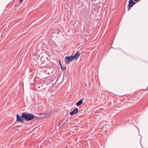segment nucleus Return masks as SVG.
<instances>
[{
    "instance_id": "nucleus-6",
    "label": "nucleus",
    "mask_w": 148,
    "mask_h": 148,
    "mask_svg": "<svg viewBox=\"0 0 148 148\" xmlns=\"http://www.w3.org/2000/svg\"><path fill=\"white\" fill-rule=\"evenodd\" d=\"M83 102V100L82 99H80L78 102L77 103L76 105L77 106H80L82 103Z\"/></svg>"
},
{
    "instance_id": "nucleus-2",
    "label": "nucleus",
    "mask_w": 148,
    "mask_h": 148,
    "mask_svg": "<svg viewBox=\"0 0 148 148\" xmlns=\"http://www.w3.org/2000/svg\"><path fill=\"white\" fill-rule=\"evenodd\" d=\"M22 117L24 120L27 121H28L33 119L34 117V116L30 113H23L22 114Z\"/></svg>"
},
{
    "instance_id": "nucleus-1",
    "label": "nucleus",
    "mask_w": 148,
    "mask_h": 148,
    "mask_svg": "<svg viewBox=\"0 0 148 148\" xmlns=\"http://www.w3.org/2000/svg\"><path fill=\"white\" fill-rule=\"evenodd\" d=\"M81 55L79 51L77 52L73 56H66L65 57V60L67 65L69 64L70 62H72L73 60H75L76 58L79 57Z\"/></svg>"
},
{
    "instance_id": "nucleus-7",
    "label": "nucleus",
    "mask_w": 148,
    "mask_h": 148,
    "mask_svg": "<svg viewBox=\"0 0 148 148\" xmlns=\"http://www.w3.org/2000/svg\"><path fill=\"white\" fill-rule=\"evenodd\" d=\"M59 64L62 70H65L66 69V67H63L60 62Z\"/></svg>"
},
{
    "instance_id": "nucleus-5",
    "label": "nucleus",
    "mask_w": 148,
    "mask_h": 148,
    "mask_svg": "<svg viewBox=\"0 0 148 148\" xmlns=\"http://www.w3.org/2000/svg\"><path fill=\"white\" fill-rule=\"evenodd\" d=\"M78 110V108L74 109L70 113V114L71 115H72L74 114H75L77 113Z\"/></svg>"
},
{
    "instance_id": "nucleus-3",
    "label": "nucleus",
    "mask_w": 148,
    "mask_h": 148,
    "mask_svg": "<svg viewBox=\"0 0 148 148\" xmlns=\"http://www.w3.org/2000/svg\"><path fill=\"white\" fill-rule=\"evenodd\" d=\"M135 3V2L133 1L132 0H129L128 4L127 6V11H129Z\"/></svg>"
},
{
    "instance_id": "nucleus-8",
    "label": "nucleus",
    "mask_w": 148,
    "mask_h": 148,
    "mask_svg": "<svg viewBox=\"0 0 148 148\" xmlns=\"http://www.w3.org/2000/svg\"><path fill=\"white\" fill-rule=\"evenodd\" d=\"M23 0H20L19 3L20 4H21L22 2H23Z\"/></svg>"
},
{
    "instance_id": "nucleus-4",
    "label": "nucleus",
    "mask_w": 148,
    "mask_h": 148,
    "mask_svg": "<svg viewBox=\"0 0 148 148\" xmlns=\"http://www.w3.org/2000/svg\"><path fill=\"white\" fill-rule=\"evenodd\" d=\"M22 116V115H21V116H20L19 114H17L16 115V121L20 123H23L24 120Z\"/></svg>"
}]
</instances>
